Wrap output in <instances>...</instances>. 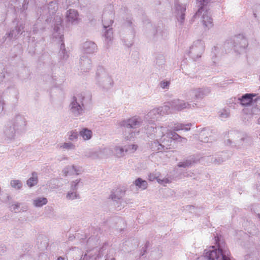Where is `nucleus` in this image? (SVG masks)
<instances>
[{
  "label": "nucleus",
  "instance_id": "nucleus-1",
  "mask_svg": "<svg viewBox=\"0 0 260 260\" xmlns=\"http://www.w3.org/2000/svg\"><path fill=\"white\" fill-rule=\"evenodd\" d=\"M215 245L205 250V257L208 260H231V253L224 241L215 237Z\"/></svg>",
  "mask_w": 260,
  "mask_h": 260
},
{
  "label": "nucleus",
  "instance_id": "nucleus-2",
  "mask_svg": "<svg viewBox=\"0 0 260 260\" xmlns=\"http://www.w3.org/2000/svg\"><path fill=\"white\" fill-rule=\"evenodd\" d=\"M155 134L156 140L152 142L150 144V148L154 151H163L170 149L171 141L170 139H166L165 133L168 131L166 127L160 126L153 128Z\"/></svg>",
  "mask_w": 260,
  "mask_h": 260
},
{
  "label": "nucleus",
  "instance_id": "nucleus-3",
  "mask_svg": "<svg viewBox=\"0 0 260 260\" xmlns=\"http://www.w3.org/2000/svg\"><path fill=\"white\" fill-rule=\"evenodd\" d=\"M96 84L104 91L110 90L114 85L111 77L102 67H99L95 75Z\"/></svg>",
  "mask_w": 260,
  "mask_h": 260
},
{
  "label": "nucleus",
  "instance_id": "nucleus-4",
  "mask_svg": "<svg viewBox=\"0 0 260 260\" xmlns=\"http://www.w3.org/2000/svg\"><path fill=\"white\" fill-rule=\"evenodd\" d=\"M210 1L211 0H197L200 8L192 17V19H194L201 17L203 24L208 29L213 26L212 18L210 12L207 10L206 6Z\"/></svg>",
  "mask_w": 260,
  "mask_h": 260
},
{
  "label": "nucleus",
  "instance_id": "nucleus-5",
  "mask_svg": "<svg viewBox=\"0 0 260 260\" xmlns=\"http://www.w3.org/2000/svg\"><path fill=\"white\" fill-rule=\"evenodd\" d=\"M91 95L80 93L77 96H73L70 105V111L72 113L81 114L87 111L86 110L85 104L91 101Z\"/></svg>",
  "mask_w": 260,
  "mask_h": 260
},
{
  "label": "nucleus",
  "instance_id": "nucleus-6",
  "mask_svg": "<svg viewBox=\"0 0 260 260\" xmlns=\"http://www.w3.org/2000/svg\"><path fill=\"white\" fill-rule=\"evenodd\" d=\"M109 7L110 11L109 12L105 11L102 17L103 25L105 30L104 36L107 43L111 41L113 38V30L110 27L113 23V13L112 11V6H109Z\"/></svg>",
  "mask_w": 260,
  "mask_h": 260
},
{
  "label": "nucleus",
  "instance_id": "nucleus-7",
  "mask_svg": "<svg viewBox=\"0 0 260 260\" xmlns=\"http://www.w3.org/2000/svg\"><path fill=\"white\" fill-rule=\"evenodd\" d=\"M247 45L246 39L239 35L234 37L233 39L227 40L224 44V47L228 49L233 48L235 52L240 53Z\"/></svg>",
  "mask_w": 260,
  "mask_h": 260
},
{
  "label": "nucleus",
  "instance_id": "nucleus-8",
  "mask_svg": "<svg viewBox=\"0 0 260 260\" xmlns=\"http://www.w3.org/2000/svg\"><path fill=\"white\" fill-rule=\"evenodd\" d=\"M204 43L203 41L198 40L194 41L189 48L188 54L194 60L200 58L204 51Z\"/></svg>",
  "mask_w": 260,
  "mask_h": 260
},
{
  "label": "nucleus",
  "instance_id": "nucleus-9",
  "mask_svg": "<svg viewBox=\"0 0 260 260\" xmlns=\"http://www.w3.org/2000/svg\"><path fill=\"white\" fill-rule=\"evenodd\" d=\"M257 95L255 93H245L238 98L240 103L241 105L245 107L252 106V114L257 112L258 108L253 107L254 104L260 99V97H257L253 99Z\"/></svg>",
  "mask_w": 260,
  "mask_h": 260
},
{
  "label": "nucleus",
  "instance_id": "nucleus-10",
  "mask_svg": "<svg viewBox=\"0 0 260 260\" xmlns=\"http://www.w3.org/2000/svg\"><path fill=\"white\" fill-rule=\"evenodd\" d=\"M211 92L209 87L194 88L190 90L186 95L188 100H202Z\"/></svg>",
  "mask_w": 260,
  "mask_h": 260
},
{
  "label": "nucleus",
  "instance_id": "nucleus-11",
  "mask_svg": "<svg viewBox=\"0 0 260 260\" xmlns=\"http://www.w3.org/2000/svg\"><path fill=\"white\" fill-rule=\"evenodd\" d=\"M175 9L176 17L180 24L182 25L185 20V12L186 10V5L176 2L175 4Z\"/></svg>",
  "mask_w": 260,
  "mask_h": 260
},
{
  "label": "nucleus",
  "instance_id": "nucleus-12",
  "mask_svg": "<svg viewBox=\"0 0 260 260\" xmlns=\"http://www.w3.org/2000/svg\"><path fill=\"white\" fill-rule=\"evenodd\" d=\"M169 106L172 108L177 110L178 111L185 109H191L194 107V105H191L188 102H185L184 101L179 99H175L169 102Z\"/></svg>",
  "mask_w": 260,
  "mask_h": 260
},
{
  "label": "nucleus",
  "instance_id": "nucleus-13",
  "mask_svg": "<svg viewBox=\"0 0 260 260\" xmlns=\"http://www.w3.org/2000/svg\"><path fill=\"white\" fill-rule=\"evenodd\" d=\"M18 124V122L15 124L14 122H10L5 126L4 135L6 139L11 140L14 138L16 132V127L17 126Z\"/></svg>",
  "mask_w": 260,
  "mask_h": 260
},
{
  "label": "nucleus",
  "instance_id": "nucleus-14",
  "mask_svg": "<svg viewBox=\"0 0 260 260\" xmlns=\"http://www.w3.org/2000/svg\"><path fill=\"white\" fill-rule=\"evenodd\" d=\"M24 29V26L22 24H18L15 28L11 29L9 32L6 33L5 36L3 38V43L5 42L7 38L10 40L15 39H16L19 35L22 34Z\"/></svg>",
  "mask_w": 260,
  "mask_h": 260
},
{
  "label": "nucleus",
  "instance_id": "nucleus-15",
  "mask_svg": "<svg viewBox=\"0 0 260 260\" xmlns=\"http://www.w3.org/2000/svg\"><path fill=\"white\" fill-rule=\"evenodd\" d=\"M79 64L80 70L83 72H88L92 67L90 58L85 55L80 57Z\"/></svg>",
  "mask_w": 260,
  "mask_h": 260
},
{
  "label": "nucleus",
  "instance_id": "nucleus-16",
  "mask_svg": "<svg viewBox=\"0 0 260 260\" xmlns=\"http://www.w3.org/2000/svg\"><path fill=\"white\" fill-rule=\"evenodd\" d=\"M55 24L53 33V36L55 38L62 39L63 35L61 34L62 32V19L59 15H57L54 17Z\"/></svg>",
  "mask_w": 260,
  "mask_h": 260
},
{
  "label": "nucleus",
  "instance_id": "nucleus-17",
  "mask_svg": "<svg viewBox=\"0 0 260 260\" xmlns=\"http://www.w3.org/2000/svg\"><path fill=\"white\" fill-rule=\"evenodd\" d=\"M141 122L136 117L123 120L120 122V125L127 128H136L140 126Z\"/></svg>",
  "mask_w": 260,
  "mask_h": 260
},
{
  "label": "nucleus",
  "instance_id": "nucleus-18",
  "mask_svg": "<svg viewBox=\"0 0 260 260\" xmlns=\"http://www.w3.org/2000/svg\"><path fill=\"white\" fill-rule=\"evenodd\" d=\"M160 177V173L159 172H154L148 175V180L150 181L156 180L158 183L163 185H166V184L171 182V180L168 178L161 179Z\"/></svg>",
  "mask_w": 260,
  "mask_h": 260
},
{
  "label": "nucleus",
  "instance_id": "nucleus-19",
  "mask_svg": "<svg viewBox=\"0 0 260 260\" xmlns=\"http://www.w3.org/2000/svg\"><path fill=\"white\" fill-rule=\"evenodd\" d=\"M66 21L69 24H76L78 23V13L77 10L70 9L67 11Z\"/></svg>",
  "mask_w": 260,
  "mask_h": 260
},
{
  "label": "nucleus",
  "instance_id": "nucleus-20",
  "mask_svg": "<svg viewBox=\"0 0 260 260\" xmlns=\"http://www.w3.org/2000/svg\"><path fill=\"white\" fill-rule=\"evenodd\" d=\"M82 48L83 52L86 54H93L98 50L96 45L92 41H86L84 43Z\"/></svg>",
  "mask_w": 260,
  "mask_h": 260
},
{
  "label": "nucleus",
  "instance_id": "nucleus-21",
  "mask_svg": "<svg viewBox=\"0 0 260 260\" xmlns=\"http://www.w3.org/2000/svg\"><path fill=\"white\" fill-rule=\"evenodd\" d=\"M168 132L169 130L168 129L167 133H165L166 139H170L171 141L174 140L180 143H186L187 142V139L185 138L180 136L175 132Z\"/></svg>",
  "mask_w": 260,
  "mask_h": 260
},
{
  "label": "nucleus",
  "instance_id": "nucleus-22",
  "mask_svg": "<svg viewBox=\"0 0 260 260\" xmlns=\"http://www.w3.org/2000/svg\"><path fill=\"white\" fill-rule=\"evenodd\" d=\"M58 9V5L56 2L52 1L48 4L45 5L42 7L43 11H47L49 15L54 14Z\"/></svg>",
  "mask_w": 260,
  "mask_h": 260
},
{
  "label": "nucleus",
  "instance_id": "nucleus-23",
  "mask_svg": "<svg viewBox=\"0 0 260 260\" xmlns=\"http://www.w3.org/2000/svg\"><path fill=\"white\" fill-rule=\"evenodd\" d=\"M125 149L122 146L116 145L113 147V155L115 157L120 158L125 156Z\"/></svg>",
  "mask_w": 260,
  "mask_h": 260
},
{
  "label": "nucleus",
  "instance_id": "nucleus-24",
  "mask_svg": "<svg viewBox=\"0 0 260 260\" xmlns=\"http://www.w3.org/2000/svg\"><path fill=\"white\" fill-rule=\"evenodd\" d=\"M125 191L121 188H117L111 192L110 198L115 201L121 199L124 195Z\"/></svg>",
  "mask_w": 260,
  "mask_h": 260
},
{
  "label": "nucleus",
  "instance_id": "nucleus-25",
  "mask_svg": "<svg viewBox=\"0 0 260 260\" xmlns=\"http://www.w3.org/2000/svg\"><path fill=\"white\" fill-rule=\"evenodd\" d=\"M133 184L137 189L141 190L146 189L148 186L147 182L140 178L136 179L134 181Z\"/></svg>",
  "mask_w": 260,
  "mask_h": 260
},
{
  "label": "nucleus",
  "instance_id": "nucleus-26",
  "mask_svg": "<svg viewBox=\"0 0 260 260\" xmlns=\"http://www.w3.org/2000/svg\"><path fill=\"white\" fill-rule=\"evenodd\" d=\"M48 203V200L46 198L39 197L32 200L33 205L37 208H40L46 205Z\"/></svg>",
  "mask_w": 260,
  "mask_h": 260
},
{
  "label": "nucleus",
  "instance_id": "nucleus-27",
  "mask_svg": "<svg viewBox=\"0 0 260 260\" xmlns=\"http://www.w3.org/2000/svg\"><path fill=\"white\" fill-rule=\"evenodd\" d=\"M61 42H62V39H60ZM59 58L61 60H67L69 57V53L67 51L65 48V45L63 42H62L60 45V50L58 53Z\"/></svg>",
  "mask_w": 260,
  "mask_h": 260
},
{
  "label": "nucleus",
  "instance_id": "nucleus-28",
  "mask_svg": "<svg viewBox=\"0 0 260 260\" xmlns=\"http://www.w3.org/2000/svg\"><path fill=\"white\" fill-rule=\"evenodd\" d=\"M79 134L84 141H86L91 138L92 132L87 128H83L80 131Z\"/></svg>",
  "mask_w": 260,
  "mask_h": 260
},
{
  "label": "nucleus",
  "instance_id": "nucleus-29",
  "mask_svg": "<svg viewBox=\"0 0 260 260\" xmlns=\"http://www.w3.org/2000/svg\"><path fill=\"white\" fill-rule=\"evenodd\" d=\"M170 109V106L168 105H165L163 106L159 107L158 108H154L151 111L150 113L152 114H161L167 113Z\"/></svg>",
  "mask_w": 260,
  "mask_h": 260
},
{
  "label": "nucleus",
  "instance_id": "nucleus-30",
  "mask_svg": "<svg viewBox=\"0 0 260 260\" xmlns=\"http://www.w3.org/2000/svg\"><path fill=\"white\" fill-rule=\"evenodd\" d=\"M101 152V151H100V150H89L86 152L85 156L93 159L101 158L102 157Z\"/></svg>",
  "mask_w": 260,
  "mask_h": 260
},
{
  "label": "nucleus",
  "instance_id": "nucleus-31",
  "mask_svg": "<svg viewBox=\"0 0 260 260\" xmlns=\"http://www.w3.org/2000/svg\"><path fill=\"white\" fill-rule=\"evenodd\" d=\"M191 125V123H188L186 124L182 123H177L174 125L173 127V131H179L180 130H183L185 131H188L190 129Z\"/></svg>",
  "mask_w": 260,
  "mask_h": 260
},
{
  "label": "nucleus",
  "instance_id": "nucleus-32",
  "mask_svg": "<svg viewBox=\"0 0 260 260\" xmlns=\"http://www.w3.org/2000/svg\"><path fill=\"white\" fill-rule=\"evenodd\" d=\"M38 183V176L37 173L36 172H33L32 173V176L29 178L26 182L27 185L31 187L33 186L36 185Z\"/></svg>",
  "mask_w": 260,
  "mask_h": 260
},
{
  "label": "nucleus",
  "instance_id": "nucleus-33",
  "mask_svg": "<svg viewBox=\"0 0 260 260\" xmlns=\"http://www.w3.org/2000/svg\"><path fill=\"white\" fill-rule=\"evenodd\" d=\"M139 146L136 144H131L125 147V152L127 154H133L138 149Z\"/></svg>",
  "mask_w": 260,
  "mask_h": 260
},
{
  "label": "nucleus",
  "instance_id": "nucleus-34",
  "mask_svg": "<svg viewBox=\"0 0 260 260\" xmlns=\"http://www.w3.org/2000/svg\"><path fill=\"white\" fill-rule=\"evenodd\" d=\"M47 12V11L45 10L43 11L42 7H41L38 11V14L40 15L39 18L41 19H44L46 21H48L49 19L50 18V16L51 15H49V13Z\"/></svg>",
  "mask_w": 260,
  "mask_h": 260
},
{
  "label": "nucleus",
  "instance_id": "nucleus-35",
  "mask_svg": "<svg viewBox=\"0 0 260 260\" xmlns=\"http://www.w3.org/2000/svg\"><path fill=\"white\" fill-rule=\"evenodd\" d=\"M11 186L16 190L21 189L22 187L23 184L19 180L13 179L10 181Z\"/></svg>",
  "mask_w": 260,
  "mask_h": 260
},
{
  "label": "nucleus",
  "instance_id": "nucleus-36",
  "mask_svg": "<svg viewBox=\"0 0 260 260\" xmlns=\"http://www.w3.org/2000/svg\"><path fill=\"white\" fill-rule=\"evenodd\" d=\"M66 198L68 200H73L79 199L80 196L77 191H75V190L73 191V190H71L67 194Z\"/></svg>",
  "mask_w": 260,
  "mask_h": 260
},
{
  "label": "nucleus",
  "instance_id": "nucleus-37",
  "mask_svg": "<svg viewBox=\"0 0 260 260\" xmlns=\"http://www.w3.org/2000/svg\"><path fill=\"white\" fill-rule=\"evenodd\" d=\"M62 173L64 176L68 175H73V165H68L66 166L62 170Z\"/></svg>",
  "mask_w": 260,
  "mask_h": 260
},
{
  "label": "nucleus",
  "instance_id": "nucleus-38",
  "mask_svg": "<svg viewBox=\"0 0 260 260\" xmlns=\"http://www.w3.org/2000/svg\"><path fill=\"white\" fill-rule=\"evenodd\" d=\"M70 254L75 257L76 259H78L80 257L81 254L82 253V251L80 249L76 247L72 248L70 252Z\"/></svg>",
  "mask_w": 260,
  "mask_h": 260
},
{
  "label": "nucleus",
  "instance_id": "nucleus-39",
  "mask_svg": "<svg viewBox=\"0 0 260 260\" xmlns=\"http://www.w3.org/2000/svg\"><path fill=\"white\" fill-rule=\"evenodd\" d=\"M101 151V154L102 156H110L113 155V147H105L103 149H100Z\"/></svg>",
  "mask_w": 260,
  "mask_h": 260
},
{
  "label": "nucleus",
  "instance_id": "nucleus-40",
  "mask_svg": "<svg viewBox=\"0 0 260 260\" xmlns=\"http://www.w3.org/2000/svg\"><path fill=\"white\" fill-rule=\"evenodd\" d=\"M40 19H41L39 18L37 23L33 26L32 31L35 34L38 33L40 31L43 30L44 29V27L42 26V24L40 23L41 21Z\"/></svg>",
  "mask_w": 260,
  "mask_h": 260
},
{
  "label": "nucleus",
  "instance_id": "nucleus-41",
  "mask_svg": "<svg viewBox=\"0 0 260 260\" xmlns=\"http://www.w3.org/2000/svg\"><path fill=\"white\" fill-rule=\"evenodd\" d=\"M60 147L66 150H74L75 149V145L72 143L68 142L63 143Z\"/></svg>",
  "mask_w": 260,
  "mask_h": 260
},
{
  "label": "nucleus",
  "instance_id": "nucleus-42",
  "mask_svg": "<svg viewBox=\"0 0 260 260\" xmlns=\"http://www.w3.org/2000/svg\"><path fill=\"white\" fill-rule=\"evenodd\" d=\"M81 181V179H76L71 182V190L77 191L78 185Z\"/></svg>",
  "mask_w": 260,
  "mask_h": 260
},
{
  "label": "nucleus",
  "instance_id": "nucleus-43",
  "mask_svg": "<svg viewBox=\"0 0 260 260\" xmlns=\"http://www.w3.org/2000/svg\"><path fill=\"white\" fill-rule=\"evenodd\" d=\"M69 139L71 141H75L78 139V133L76 131H71L68 133Z\"/></svg>",
  "mask_w": 260,
  "mask_h": 260
},
{
  "label": "nucleus",
  "instance_id": "nucleus-44",
  "mask_svg": "<svg viewBox=\"0 0 260 260\" xmlns=\"http://www.w3.org/2000/svg\"><path fill=\"white\" fill-rule=\"evenodd\" d=\"M20 204L18 202L12 203L10 206L9 209L12 212H17L20 208Z\"/></svg>",
  "mask_w": 260,
  "mask_h": 260
},
{
  "label": "nucleus",
  "instance_id": "nucleus-45",
  "mask_svg": "<svg viewBox=\"0 0 260 260\" xmlns=\"http://www.w3.org/2000/svg\"><path fill=\"white\" fill-rule=\"evenodd\" d=\"M192 162H193V161L190 159L186 160L184 161L179 162L178 165V166L179 167H183V168L188 167L191 166Z\"/></svg>",
  "mask_w": 260,
  "mask_h": 260
},
{
  "label": "nucleus",
  "instance_id": "nucleus-46",
  "mask_svg": "<svg viewBox=\"0 0 260 260\" xmlns=\"http://www.w3.org/2000/svg\"><path fill=\"white\" fill-rule=\"evenodd\" d=\"M73 165V173L74 175H80L82 173V167L79 166Z\"/></svg>",
  "mask_w": 260,
  "mask_h": 260
},
{
  "label": "nucleus",
  "instance_id": "nucleus-47",
  "mask_svg": "<svg viewBox=\"0 0 260 260\" xmlns=\"http://www.w3.org/2000/svg\"><path fill=\"white\" fill-rule=\"evenodd\" d=\"M139 131L133 132L129 134V135L125 137V139L127 141H131L133 138H134L136 135H139Z\"/></svg>",
  "mask_w": 260,
  "mask_h": 260
},
{
  "label": "nucleus",
  "instance_id": "nucleus-48",
  "mask_svg": "<svg viewBox=\"0 0 260 260\" xmlns=\"http://www.w3.org/2000/svg\"><path fill=\"white\" fill-rule=\"evenodd\" d=\"M125 25L127 27H130L131 32L134 34V27L133 25L132 21L131 19H127L126 20L125 22Z\"/></svg>",
  "mask_w": 260,
  "mask_h": 260
},
{
  "label": "nucleus",
  "instance_id": "nucleus-49",
  "mask_svg": "<svg viewBox=\"0 0 260 260\" xmlns=\"http://www.w3.org/2000/svg\"><path fill=\"white\" fill-rule=\"evenodd\" d=\"M170 85V82L168 81H161L159 85L163 89H168Z\"/></svg>",
  "mask_w": 260,
  "mask_h": 260
},
{
  "label": "nucleus",
  "instance_id": "nucleus-50",
  "mask_svg": "<svg viewBox=\"0 0 260 260\" xmlns=\"http://www.w3.org/2000/svg\"><path fill=\"white\" fill-rule=\"evenodd\" d=\"M218 50V48L217 47L214 46L212 48V53L213 54L212 59H213V62H214V63H215V62H216L215 58L216 57V53L217 52Z\"/></svg>",
  "mask_w": 260,
  "mask_h": 260
},
{
  "label": "nucleus",
  "instance_id": "nucleus-51",
  "mask_svg": "<svg viewBox=\"0 0 260 260\" xmlns=\"http://www.w3.org/2000/svg\"><path fill=\"white\" fill-rule=\"evenodd\" d=\"M82 256L80 257V260H89L91 256L89 255H88V252L85 253L84 255L83 253L81 254Z\"/></svg>",
  "mask_w": 260,
  "mask_h": 260
},
{
  "label": "nucleus",
  "instance_id": "nucleus-52",
  "mask_svg": "<svg viewBox=\"0 0 260 260\" xmlns=\"http://www.w3.org/2000/svg\"><path fill=\"white\" fill-rule=\"evenodd\" d=\"M3 105H4L3 100L2 99L1 93L0 92V114L3 112V109H4Z\"/></svg>",
  "mask_w": 260,
  "mask_h": 260
},
{
  "label": "nucleus",
  "instance_id": "nucleus-53",
  "mask_svg": "<svg viewBox=\"0 0 260 260\" xmlns=\"http://www.w3.org/2000/svg\"><path fill=\"white\" fill-rule=\"evenodd\" d=\"M232 135H235V136H237V138H239L240 137V140H242V141H244L245 140V139L242 137V134L241 133H239L238 132L237 133H232L231 134Z\"/></svg>",
  "mask_w": 260,
  "mask_h": 260
},
{
  "label": "nucleus",
  "instance_id": "nucleus-54",
  "mask_svg": "<svg viewBox=\"0 0 260 260\" xmlns=\"http://www.w3.org/2000/svg\"><path fill=\"white\" fill-rule=\"evenodd\" d=\"M225 160V159H224L223 158H218V159L217 160V159H215V160L214 161V162L215 163V164H221L222 162L224 161V160Z\"/></svg>",
  "mask_w": 260,
  "mask_h": 260
},
{
  "label": "nucleus",
  "instance_id": "nucleus-55",
  "mask_svg": "<svg viewBox=\"0 0 260 260\" xmlns=\"http://www.w3.org/2000/svg\"><path fill=\"white\" fill-rule=\"evenodd\" d=\"M105 260H116V259L114 257H112V258L107 257Z\"/></svg>",
  "mask_w": 260,
  "mask_h": 260
},
{
  "label": "nucleus",
  "instance_id": "nucleus-56",
  "mask_svg": "<svg viewBox=\"0 0 260 260\" xmlns=\"http://www.w3.org/2000/svg\"><path fill=\"white\" fill-rule=\"evenodd\" d=\"M220 115H221V117H225V118H226V117H228V115H224V114Z\"/></svg>",
  "mask_w": 260,
  "mask_h": 260
},
{
  "label": "nucleus",
  "instance_id": "nucleus-57",
  "mask_svg": "<svg viewBox=\"0 0 260 260\" xmlns=\"http://www.w3.org/2000/svg\"><path fill=\"white\" fill-rule=\"evenodd\" d=\"M63 259H64V258L61 256L58 257V258H57V260H63Z\"/></svg>",
  "mask_w": 260,
  "mask_h": 260
},
{
  "label": "nucleus",
  "instance_id": "nucleus-58",
  "mask_svg": "<svg viewBox=\"0 0 260 260\" xmlns=\"http://www.w3.org/2000/svg\"><path fill=\"white\" fill-rule=\"evenodd\" d=\"M253 16H254L255 18H256V17H257V15H256V13H253Z\"/></svg>",
  "mask_w": 260,
  "mask_h": 260
},
{
  "label": "nucleus",
  "instance_id": "nucleus-59",
  "mask_svg": "<svg viewBox=\"0 0 260 260\" xmlns=\"http://www.w3.org/2000/svg\"><path fill=\"white\" fill-rule=\"evenodd\" d=\"M27 207H26L25 208V209H24V210H22V211H26V210H27Z\"/></svg>",
  "mask_w": 260,
  "mask_h": 260
},
{
  "label": "nucleus",
  "instance_id": "nucleus-60",
  "mask_svg": "<svg viewBox=\"0 0 260 260\" xmlns=\"http://www.w3.org/2000/svg\"><path fill=\"white\" fill-rule=\"evenodd\" d=\"M23 7L24 9H27V8H25V4H24L23 5Z\"/></svg>",
  "mask_w": 260,
  "mask_h": 260
},
{
  "label": "nucleus",
  "instance_id": "nucleus-61",
  "mask_svg": "<svg viewBox=\"0 0 260 260\" xmlns=\"http://www.w3.org/2000/svg\"><path fill=\"white\" fill-rule=\"evenodd\" d=\"M258 123L260 124V117L258 119Z\"/></svg>",
  "mask_w": 260,
  "mask_h": 260
},
{
  "label": "nucleus",
  "instance_id": "nucleus-62",
  "mask_svg": "<svg viewBox=\"0 0 260 260\" xmlns=\"http://www.w3.org/2000/svg\"><path fill=\"white\" fill-rule=\"evenodd\" d=\"M257 216H258V218L260 219V214H258L257 215Z\"/></svg>",
  "mask_w": 260,
  "mask_h": 260
},
{
  "label": "nucleus",
  "instance_id": "nucleus-63",
  "mask_svg": "<svg viewBox=\"0 0 260 260\" xmlns=\"http://www.w3.org/2000/svg\"><path fill=\"white\" fill-rule=\"evenodd\" d=\"M225 114H228V112L226 110H225Z\"/></svg>",
  "mask_w": 260,
  "mask_h": 260
},
{
  "label": "nucleus",
  "instance_id": "nucleus-64",
  "mask_svg": "<svg viewBox=\"0 0 260 260\" xmlns=\"http://www.w3.org/2000/svg\"><path fill=\"white\" fill-rule=\"evenodd\" d=\"M235 141L236 142H237V141H238V140H235Z\"/></svg>",
  "mask_w": 260,
  "mask_h": 260
}]
</instances>
